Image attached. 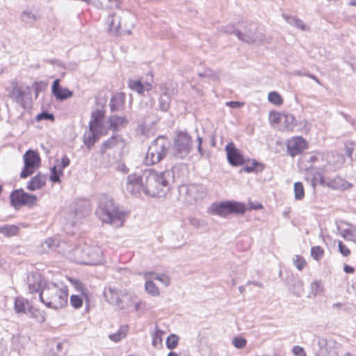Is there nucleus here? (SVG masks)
<instances>
[{
  "instance_id": "1",
  "label": "nucleus",
  "mask_w": 356,
  "mask_h": 356,
  "mask_svg": "<svg viewBox=\"0 0 356 356\" xmlns=\"http://www.w3.org/2000/svg\"><path fill=\"white\" fill-rule=\"evenodd\" d=\"M172 178V174L170 170L157 172L147 168L128 175L126 190L135 197H140L142 194L149 197H163L170 190Z\"/></svg>"
},
{
  "instance_id": "2",
  "label": "nucleus",
  "mask_w": 356,
  "mask_h": 356,
  "mask_svg": "<svg viewBox=\"0 0 356 356\" xmlns=\"http://www.w3.org/2000/svg\"><path fill=\"white\" fill-rule=\"evenodd\" d=\"M67 289L49 282L44 286L39 294L40 300L47 307L58 310L65 307L67 304Z\"/></svg>"
},
{
  "instance_id": "3",
  "label": "nucleus",
  "mask_w": 356,
  "mask_h": 356,
  "mask_svg": "<svg viewBox=\"0 0 356 356\" xmlns=\"http://www.w3.org/2000/svg\"><path fill=\"white\" fill-rule=\"evenodd\" d=\"M96 215L103 222L115 227H121L124 218V212L120 211L113 200L107 196H102L99 199Z\"/></svg>"
},
{
  "instance_id": "4",
  "label": "nucleus",
  "mask_w": 356,
  "mask_h": 356,
  "mask_svg": "<svg viewBox=\"0 0 356 356\" xmlns=\"http://www.w3.org/2000/svg\"><path fill=\"white\" fill-rule=\"evenodd\" d=\"M6 90L8 97L24 108L31 102V88L17 79L10 81Z\"/></svg>"
},
{
  "instance_id": "5",
  "label": "nucleus",
  "mask_w": 356,
  "mask_h": 356,
  "mask_svg": "<svg viewBox=\"0 0 356 356\" xmlns=\"http://www.w3.org/2000/svg\"><path fill=\"white\" fill-rule=\"evenodd\" d=\"M104 296L106 301L119 310L127 309L133 303L131 296L126 290L119 289L114 286L105 288Z\"/></svg>"
},
{
  "instance_id": "6",
  "label": "nucleus",
  "mask_w": 356,
  "mask_h": 356,
  "mask_svg": "<svg viewBox=\"0 0 356 356\" xmlns=\"http://www.w3.org/2000/svg\"><path fill=\"white\" fill-rule=\"evenodd\" d=\"M326 161L323 159V156L320 153H309L303 155L300 160V168L306 172H316L318 175H323Z\"/></svg>"
},
{
  "instance_id": "7",
  "label": "nucleus",
  "mask_w": 356,
  "mask_h": 356,
  "mask_svg": "<svg viewBox=\"0 0 356 356\" xmlns=\"http://www.w3.org/2000/svg\"><path fill=\"white\" fill-rule=\"evenodd\" d=\"M181 201L192 204L201 200L206 195V188L201 184L181 185L179 187Z\"/></svg>"
},
{
  "instance_id": "8",
  "label": "nucleus",
  "mask_w": 356,
  "mask_h": 356,
  "mask_svg": "<svg viewBox=\"0 0 356 356\" xmlns=\"http://www.w3.org/2000/svg\"><path fill=\"white\" fill-rule=\"evenodd\" d=\"M212 209L214 214L226 218L231 213H244L246 211V207L244 204L240 202L227 201L214 204Z\"/></svg>"
},
{
  "instance_id": "9",
  "label": "nucleus",
  "mask_w": 356,
  "mask_h": 356,
  "mask_svg": "<svg viewBox=\"0 0 356 356\" xmlns=\"http://www.w3.org/2000/svg\"><path fill=\"white\" fill-rule=\"evenodd\" d=\"M191 149V137L185 132L177 134L174 141V152L176 157L185 158Z\"/></svg>"
},
{
  "instance_id": "10",
  "label": "nucleus",
  "mask_w": 356,
  "mask_h": 356,
  "mask_svg": "<svg viewBox=\"0 0 356 356\" xmlns=\"http://www.w3.org/2000/svg\"><path fill=\"white\" fill-rule=\"evenodd\" d=\"M10 202L15 208L21 205L32 207L36 204L37 197L34 195L29 194L20 188L15 190L10 193Z\"/></svg>"
},
{
  "instance_id": "11",
  "label": "nucleus",
  "mask_w": 356,
  "mask_h": 356,
  "mask_svg": "<svg viewBox=\"0 0 356 356\" xmlns=\"http://www.w3.org/2000/svg\"><path fill=\"white\" fill-rule=\"evenodd\" d=\"M24 166L20 173L21 178H26L34 172V170L40 165V159L37 152L28 150L23 156Z\"/></svg>"
},
{
  "instance_id": "12",
  "label": "nucleus",
  "mask_w": 356,
  "mask_h": 356,
  "mask_svg": "<svg viewBox=\"0 0 356 356\" xmlns=\"http://www.w3.org/2000/svg\"><path fill=\"white\" fill-rule=\"evenodd\" d=\"M237 38L247 43L261 42L264 40L263 35L257 31V26L254 23L248 24L245 27L244 32L236 31Z\"/></svg>"
},
{
  "instance_id": "13",
  "label": "nucleus",
  "mask_w": 356,
  "mask_h": 356,
  "mask_svg": "<svg viewBox=\"0 0 356 356\" xmlns=\"http://www.w3.org/2000/svg\"><path fill=\"white\" fill-rule=\"evenodd\" d=\"M287 153L294 157L300 154L307 147V141L301 136L292 137L286 143Z\"/></svg>"
},
{
  "instance_id": "14",
  "label": "nucleus",
  "mask_w": 356,
  "mask_h": 356,
  "mask_svg": "<svg viewBox=\"0 0 356 356\" xmlns=\"http://www.w3.org/2000/svg\"><path fill=\"white\" fill-rule=\"evenodd\" d=\"M170 143L164 136H159L149 146V147L157 155L158 159L162 160L168 152Z\"/></svg>"
},
{
  "instance_id": "15",
  "label": "nucleus",
  "mask_w": 356,
  "mask_h": 356,
  "mask_svg": "<svg viewBox=\"0 0 356 356\" xmlns=\"http://www.w3.org/2000/svg\"><path fill=\"white\" fill-rule=\"evenodd\" d=\"M319 184L325 185L334 190H346L352 186V184L343 179L340 177H335L332 179L321 175Z\"/></svg>"
},
{
  "instance_id": "16",
  "label": "nucleus",
  "mask_w": 356,
  "mask_h": 356,
  "mask_svg": "<svg viewBox=\"0 0 356 356\" xmlns=\"http://www.w3.org/2000/svg\"><path fill=\"white\" fill-rule=\"evenodd\" d=\"M28 289L31 293L41 292L44 286L48 284L38 273H31L27 276Z\"/></svg>"
},
{
  "instance_id": "17",
  "label": "nucleus",
  "mask_w": 356,
  "mask_h": 356,
  "mask_svg": "<svg viewBox=\"0 0 356 356\" xmlns=\"http://www.w3.org/2000/svg\"><path fill=\"white\" fill-rule=\"evenodd\" d=\"M229 163L233 166H238L244 163V159L240 151L236 148L233 143H228L225 147Z\"/></svg>"
},
{
  "instance_id": "18",
  "label": "nucleus",
  "mask_w": 356,
  "mask_h": 356,
  "mask_svg": "<svg viewBox=\"0 0 356 356\" xmlns=\"http://www.w3.org/2000/svg\"><path fill=\"white\" fill-rule=\"evenodd\" d=\"M51 92L56 100L63 101L70 98L73 95V92L67 88H62L60 85V80L56 79L53 82Z\"/></svg>"
},
{
  "instance_id": "19",
  "label": "nucleus",
  "mask_w": 356,
  "mask_h": 356,
  "mask_svg": "<svg viewBox=\"0 0 356 356\" xmlns=\"http://www.w3.org/2000/svg\"><path fill=\"white\" fill-rule=\"evenodd\" d=\"M105 117L104 111L100 109H96L91 113L90 120L89 122L90 129L103 130V122Z\"/></svg>"
},
{
  "instance_id": "20",
  "label": "nucleus",
  "mask_w": 356,
  "mask_h": 356,
  "mask_svg": "<svg viewBox=\"0 0 356 356\" xmlns=\"http://www.w3.org/2000/svg\"><path fill=\"white\" fill-rule=\"evenodd\" d=\"M319 350L316 352V356H338L337 352L325 339H320L318 341Z\"/></svg>"
},
{
  "instance_id": "21",
  "label": "nucleus",
  "mask_w": 356,
  "mask_h": 356,
  "mask_svg": "<svg viewBox=\"0 0 356 356\" xmlns=\"http://www.w3.org/2000/svg\"><path fill=\"white\" fill-rule=\"evenodd\" d=\"M46 180V176L42 175L41 172H38L27 183L26 188L28 190L31 191L39 190L45 185Z\"/></svg>"
},
{
  "instance_id": "22",
  "label": "nucleus",
  "mask_w": 356,
  "mask_h": 356,
  "mask_svg": "<svg viewBox=\"0 0 356 356\" xmlns=\"http://www.w3.org/2000/svg\"><path fill=\"white\" fill-rule=\"evenodd\" d=\"M109 128L114 131H118L124 128L128 124V120L124 116L112 115L108 118Z\"/></svg>"
},
{
  "instance_id": "23",
  "label": "nucleus",
  "mask_w": 356,
  "mask_h": 356,
  "mask_svg": "<svg viewBox=\"0 0 356 356\" xmlns=\"http://www.w3.org/2000/svg\"><path fill=\"white\" fill-rule=\"evenodd\" d=\"M84 252L90 259L88 263L90 264H97L102 259V252L101 249L97 246L88 248L84 250Z\"/></svg>"
},
{
  "instance_id": "24",
  "label": "nucleus",
  "mask_w": 356,
  "mask_h": 356,
  "mask_svg": "<svg viewBox=\"0 0 356 356\" xmlns=\"http://www.w3.org/2000/svg\"><path fill=\"white\" fill-rule=\"evenodd\" d=\"M102 131L97 129H90L83 137V141L88 149H90L96 141L99 139L98 134Z\"/></svg>"
},
{
  "instance_id": "25",
  "label": "nucleus",
  "mask_w": 356,
  "mask_h": 356,
  "mask_svg": "<svg viewBox=\"0 0 356 356\" xmlns=\"http://www.w3.org/2000/svg\"><path fill=\"white\" fill-rule=\"evenodd\" d=\"M31 302L23 297H17L15 300L14 309L17 314H27Z\"/></svg>"
},
{
  "instance_id": "26",
  "label": "nucleus",
  "mask_w": 356,
  "mask_h": 356,
  "mask_svg": "<svg viewBox=\"0 0 356 356\" xmlns=\"http://www.w3.org/2000/svg\"><path fill=\"white\" fill-rule=\"evenodd\" d=\"M129 87L138 94H143L146 91H149L152 89V84L150 83H142L140 80H129Z\"/></svg>"
},
{
  "instance_id": "27",
  "label": "nucleus",
  "mask_w": 356,
  "mask_h": 356,
  "mask_svg": "<svg viewBox=\"0 0 356 356\" xmlns=\"http://www.w3.org/2000/svg\"><path fill=\"white\" fill-rule=\"evenodd\" d=\"M286 131H292L295 127V118L292 114H282L277 116Z\"/></svg>"
},
{
  "instance_id": "28",
  "label": "nucleus",
  "mask_w": 356,
  "mask_h": 356,
  "mask_svg": "<svg viewBox=\"0 0 356 356\" xmlns=\"http://www.w3.org/2000/svg\"><path fill=\"white\" fill-rule=\"evenodd\" d=\"M124 104V97L122 94L118 93L114 95L109 103L112 111H117L122 109Z\"/></svg>"
},
{
  "instance_id": "29",
  "label": "nucleus",
  "mask_w": 356,
  "mask_h": 356,
  "mask_svg": "<svg viewBox=\"0 0 356 356\" xmlns=\"http://www.w3.org/2000/svg\"><path fill=\"white\" fill-rule=\"evenodd\" d=\"M348 227L341 231V235L346 240L356 243V226L348 224Z\"/></svg>"
},
{
  "instance_id": "30",
  "label": "nucleus",
  "mask_w": 356,
  "mask_h": 356,
  "mask_svg": "<svg viewBox=\"0 0 356 356\" xmlns=\"http://www.w3.org/2000/svg\"><path fill=\"white\" fill-rule=\"evenodd\" d=\"M27 314H29L33 318L35 319L39 323H43L46 320V314L44 312L35 308L32 305L29 307Z\"/></svg>"
},
{
  "instance_id": "31",
  "label": "nucleus",
  "mask_w": 356,
  "mask_h": 356,
  "mask_svg": "<svg viewBox=\"0 0 356 356\" xmlns=\"http://www.w3.org/2000/svg\"><path fill=\"white\" fill-rule=\"evenodd\" d=\"M121 141L122 138L119 136H112L102 144L101 147L102 153H105L108 149L115 147Z\"/></svg>"
},
{
  "instance_id": "32",
  "label": "nucleus",
  "mask_w": 356,
  "mask_h": 356,
  "mask_svg": "<svg viewBox=\"0 0 356 356\" xmlns=\"http://www.w3.org/2000/svg\"><path fill=\"white\" fill-rule=\"evenodd\" d=\"M30 337L27 334H18L13 338V343L18 348H24L29 343Z\"/></svg>"
},
{
  "instance_id": "33",
  "label": "nucleus",
  "mask_w": 356,
  "mask_h": 356,
  "mask_svg": "<svg viewBox=\"0 0 356 356\" xmlns=\"http://www.w3.org/2000/svg\"><path fill=\"white\" fill-rule=\"evenodd\" d=\"M1 233L6 237H10L16 235L19 231V228L13 225H5L1 226Z\"/></svg>"
},
{
  "instance_id": "34",
  "label": "nucleus",
  "mask_w": 356,
  "mask_h": 356,
  "mask_svg": "<svg viewBox=\"0 0 356 356\" xmlns=\"http://www.w3.org/2000/svg\"><path fill=\"white\" fill-rule=\"evenodd\" d=\"M145 279L151 278L157 280L165 286H168L170 282L169 277L165 274L159 275L155 273H147L145 275Z\"/></svg>"
},
{
  "instance_id": "35",
  "label": "nucleus",
  "mask_w": 356,
  "mask_h": 356,
  "mask_svg": "<svg viewBox=\"0 0 356 356\" xmlns=\"http://www.w3.org/2000/svg\"><path fill=\"white\" fill-rule=\"evenodd\" d=\"M127 329V326H122L117 332L109 334L108 337L114 342H119L126 337Z\"/></svg>"
},
{
  "instance_id": "36",
  "label": "nucleus",
  "mask_w": 356,
  "mask_h": 356,
  "mask_svg": "<svg viewBox=\"0 0 356 356\" xmlns=\"http://www.w3.org/2000/svg\"><path fill=\"white\" fill-rule=\"evenodd\" d=\"M170 96L166 92L163 93L159 100L160 109L163 112L168 111L170 106Z\"/></svg>"
},
{
  "instance_id": "37",
  "label": "nucleus",
  "mask_w": 356,
  "mask_h": 356,
  "mask_svg": "<svg viewBox=\"0 0 356 356\" xmlns=\"http://www.w3.org/2000/svg\"><path fill=\"white\" fill-rule=\"evenodd\" d=\"M146 280L145 287L147 293L154 297L159 296L160 291L156 284L152 280H149L148 279Z\"/></svg>"
},
{
  "instance_id": "38",
  "label": "nucleus",
  "mask_w": 356,
  "mask_h": 356,
  "mask_svg": "<svg viewBox=\"0 0 356 356\" xmlns=\"http://www.w3.org/2000/svg\"><path fill=\"white\" fill-rule=\"evenodd\" d=\"M161 159H158L157 155L149 147L145 158V163L147 165H154L159 163Z\"/></svg>"
},
{
  "instance_id": "39",
  "label": "nucleus",
  "mask_w": 356,
  "mask_h": 356,
  "mask_svg": "<svg viewBox=\"0 0 356 356\" xmlns=\"http://www.w3.org/2000/svg\"><path fill=\"white\" fill-rule=\"evenodd\" d=\"M161 159H158L157 155L149 147L145 158V163L147 165H154L159 163Z\"/></svg>"
},
{
  "instance_id": "40",
  "label": "nucleus",
  "mask_w": 356,
  "mask_h": 356,
  "mask_svg": "<svg viewBox=\"0 0 356 356\" xmlns=\"http://www.w3.org/2000/svg\"><path fill=\"white\" fill-rule=\"evenodd\" d=\"M21 20L26 24H33L37 17L32 11L26 10L22 13Z\"/></svg>"
},
{
  "instance_id": "41",
  "label": "nucleus",
  "mask_w": 356,
  "mask_h": 356,
  "mask_svg": "<svg viewBox=\"0 0 356 356\" xmlns=\"http://www.w3.org/2000/svg\"><path fill=\"white\" fill-rule=\"evenodd\" d=\"M294 197L296 200H302L305 197V190L301 182H296L293 186Z\"/></svg>"
},
{
  "instance_id": "42",
  "label": "nucleus",
  "mask_w": 356,
  "mask_h": 356,
  "mask_svg": "<svg viewBox=\"0 0 356 356\" xmlns=\"http://www.w3.org/2000/svg\"><path fill=\"white\" fill-rule=\"evenodd\" d=\"M268 99L270 103L277 106H280L283 103V99L281 95L275 91L270 92L268 93Z\"/></svg>"
},
{
  "instance_id": "43",
  "label": "nucleus",
  "mask_w": 356,
  "mask_h": 356,
  "mask_svg": "<svg viewBox=\"0 0 356 356\" xmlns=\"http://www.w3.org/2000/svg\"><path fill=\"white\" fill-rule=\"evenodd\" d=\"M63 175V171L59 169H57L56 166H54L51 168V174L49 176V179L54 183H60V176Z\"/></svg>"
},
{
  "instance_id": "44",
  "label": "nucleus",
  "mask_w": 356,
  "mask_h": 356,
  "mask_svg": "<svg viewBox=\"0 0 356 356\" xmlns=\"http://www.w3.org/2000/svg\"><path fill=\"white\" fill-rule=\"evenodd\" d=\"M109 19H110V22H109L108 31L111 33H113V34H117L118 32L119 31V28L120 26V22H118V23L115 24V15L109 16Z\"/></svg>"
},
{
  "instance_id": "45",
  "label": "nucleus",
  "mask_w": 356,
  "mask_h": 356,
  "mask_svg": "<svg viewBox=\"0 0 356 356\" xmlns=\"http://www.w3.org/2000/svg\"><path fill=\"white\" fill-rule=\"evenodd\" d=\"M179 337L174 334L170 335L166 339V347L168 349H174L177 346Z\"/></svg>"
},
{
  "instance_id": "46",
  "label": "nucleus",
  "mask_w": 356,
  "mask_h": 356,
  "mask_svg": "<svg viewBox=\"0 0 356 356\" xmlns=\"http://www.w3.org/2000/svg\"><path fill=\"white\" fill-rule=\"evenodd\" d=\"M303 283L300 280H296L293 282V293L300 297L303 293Z\"/></svg>"
},
{
  "instance_id": "47",
  "label": "nucleus",
  "mask_w": 356,
  "mask_h": 356,
  "mask_svg": "<svg viewBox=\"0 0 356 356\" xmlns=\"http://www.w3.org/2000/svg\"><path fill=\"white\" fill-rule=\"evenodd\" d=\"M324 250L320 246L313 247L311 250V255L315 260H319L323 256Z\"/></svg>"
},
{
  "instance_id": "48",
  "label": "nucleus",
  "mask_w": 356,
  "mask_h": 356,
  "mask_svg": "<svg viewBox=\"0 0 356 356\" xmlns=\"http://www.w3.org/2000/svg\"><path fill=\"white\" fill-rule=\"evenodd\" d=\"M293 262L298 270H302L306 264L305 259L300 255H296L293 259Z\"/></svg>"
},
{
  "instance_id": "49",
  "label": "nucleus",
  "mask_w": 356,
  "mask_h": 356,
  "mask_svg": "<svg viewBox=\"0 0 356 356\" xmlns=\"http://www.w3.org/2000/svg\"><path fill=\"white\" fill-rule=\"evenodd\" d=\"M70 303L74 308L78 309L82 306L83 300L78 295H72L70 297Z\"/></svg>"
},
{
  "instance_id": "50",
  "label": "nucleus",
  "mask_w": 356,
  "mask_h": 356,
  "mask_svg": "<svg viewBox=\"0 0 356 356\" xmlns=\"http://www.w3.org/2000/svg\"><path fill=\"white\" fill-rule=\"evenodd\" d=\"M247 341L243 337H234L232 340L233 346L236 348H243L246 346Z\"/></svg>"
},
{
  "instance_id": "51",
  "label": "nucleus",
  "mask_w": 356,
  "mask_h": 356,
  "mask_svg": "<svg viewBox=\"0 0 356 356\" xmlns=\"http://www.w3.org/2000/svg\"><path fill=\"white\" fill-rule=\"evenodd\" d=\"M311 289L314 296L320 294L323 291L321 282L320 281H314L312 282Z\"/></svg>"
},
{
  "instance_id": "52",
  "label": "nucleus",
  "mask_w": 356,
  "mask_h": 356,
  "mask_svg": "<svg viewBox=\"0 0 356 356\" xmlns=\"http://www.w3.org/2000/svg\"><path fill=\"white\" fill-rule=\"evenodd\" d=\"M36 120L38 121H40L42 120L53 121L54 120V116L51 113H49L47 111H43V112L39 113L38 115H37Z\"/></svg>"
},
{
  "instance_id": "53",
  "label": "nucleus",
  "mask_w": 356,
  "mask_h": 356,
  "mask_svg": "<svg viewBox=\"0 0 356 356\" xmlns=\"http://www.w3.org/2000/svg\"><path fill=\"white\" fill-rule=\"evenodd\" d=\"M338 247H339V252H341V254L342 255L347 257L348 255L350 254V250L348 248V247L346 245H344L342 241L339 242Z\"/></svg>"
},
{
  "instance_id": "54",
  "label": "nucleus",
  "mask_w": 356,
  "mask_h": 356,
  "mask_svg": "<svg viewBox=\"0 0 356 356\" xmlns=\"http://www.w3.org/2000/svg\"><path fill=\"white\" fill-rule=\"evenodd\" d=\"M199 76L200 77H207L212 80H215L216 79V76L209 69L205 70L204 72H200Z\"/></svg>"
},
{
  "instance_id": "55",
  "label": "nucleus",
  "mask_w": 356,
  "mask_h": 356,
  "mask_svg": "<svg viewBox=\"0 0 356 356\" xmlns=\"http://www.w3.org/2000/svg\"><path fill=\"white\" fill-rule=\"evenodd\" d=\"M292 351L296 356H307L303 348L299 346H295L293 348Z\"/></svg>"
},
{
  "instance_id": "56",
  "label": "nucleus",
  "mask_w": 356,
  "mask_h": 356,
  "mask_svg": "<svg viewBox=\"0 0 356 356\" xmlns=\"http://www.w3.org/2000/svg\"><path fill=\"white\" fill-rule=\"evenodd\" d=\"M283 18L286 20L287 23L291 24V26H294L295 23L296 22V20L298 19V17L295 16H290L285 14L282 15Z\"/></svg>"
},
{
  "instance_id": "57",
  "label": "nucleus",
  "mask_w": 356,
  "mask_h": 356,
  "mask_svg": "<svg viewBox=\"0 0 356 356\" xmlns=\"http://www.w3.org/2000/svg\"><path fill=\"white\" fill-rule=\"evenodd\" d=\"M294 27H296L298 29H301L302 31H307L309 30L308 26L305 24L303 21L299 18L296 20V22L295 23Z\"/></svg>"
},
{
  "instance_id": "58",
  "label": "nucleus",
  "mask_w": 356,
  "mask_h": 356,
  "mask_svg": "<svg viewBox=\"0 0 356 356\" xmlns=\"http://www.w3.org/2000/svg\"><path fill=\"white\" fill-rule=\"evenodd\" d=\"M222 31L225 33H234L236 35V31H238V30L234 29V26L232 24H228L222 28Z\"/></svg>"
},
{
  "instance_id": "59",
  "label": "nucleus",
  "mask_w": 356,
  "mask_h": 356,
  "mask_svg": "<svg viewBox=\"0 0 356 356\" xmlns=\"http://www.w3.org/2000/svg\"><path fill=\"white\" fill-rule=\"evenodd\" d=\"M70 161L69 158L66 155L63 156L61 159V166L60 167L59 169H60L63 171V170L65 168L67 167L70 165Z\"/></svg>"
},
{
  "instance_id": "60",
  "label": "nucleus",
  "mask_w": 356,
  "mask_h": 356,
  "mask_svg": "<svg viewBox=\"0 0 356 356\" xmlns=\"http://www.w3.org/2000/svg\"><path fill=\"white\" fill-rule=\"evenodd\" d=\"M55 241L52 238H47L44 243H43V248H45V247L48 248L49 249L53 248L54 245Z\"/></svg>"
},
{
  "instance_id": "61",
  "label": "nucleus",
  "mask_w": 356,
  "mask_h": 356,
  "mask_svg": "<svg viewBox=\"0 0 356 356\" xmlns=\"http://www.w3.org/2000/svg\"><path fill=\"white\" fill-rule=\"evenodd\" d=\"M226 105L231 108H236L242 106L243 105V103H241L240 102L232 101L226 102Z\"/></svg>"
},
{
  "instance_id": "62",
  "label": "nucleus",
  "mask_w": 356,
  "mask_h": 356,
  "mask_svg": "<svg viewBox=\"0 0 356 356\" xmlns=\"http://www.w3.org/2000/svg\"><path fill=\"white\" fill-rule=\"evenodd\" d=\"M257 165H258V163L256 161H254L252 163V165L251 166L246 165L243 168V170L246 172H252L254 170V168Z\"/></svg>"
},
{
  "instance_id": "63",
  "label": "nucleus",
  "mask_w": 356,
  "mask_h": 356,
  "mask_svg": "<svg viewBox=\"0 0 356 356\" xmlns=\"http://www.w3.org/2000/svg\"><path fill=\"white\" fill-rule=\"evenodd\" d=\"M343 115L346 120L350 123L353 128L356 130V120L353 119L349 115L343 114Z\"/></svg>"
},
{
  "instance_id": "64",
  "label": "nucleus",
  "mask_w": 356,
  "mask_h": 356,
  "mask_svg": "<svg viewBox=\"0 0 356 356\" xmlns=\"http://www.w3.org/2000/svg\"><path fill=\"white\" fill-rule=\"evenodd\" d=\"M117 170L119 171H122L124 173H127L129 172V168L126 166L124 163H119L117 166Z\"/></svg>"
}]
</instances>
